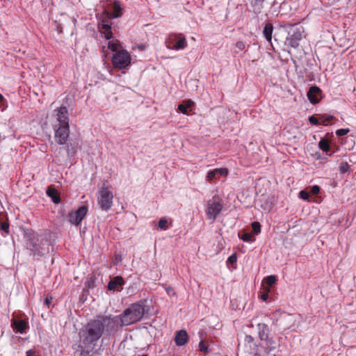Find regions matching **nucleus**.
<instances>
[{
	"label": "nucleus",
	"mask_w": 356,
	"mask_h": 356,
	"mask_svg": "<svg viewBox=\"0 0 356 356\" xmlns=\"http://www.w3.org/2000/svg\"><path fill=\"white\" fill-rule=\"evenodd\" d=\"M117 332V323L111 319V316L99 315L90 320L80 330L79 332L80 348L75 352V355L87 356L97 346V343L103 336L113 335Z\"/></svg>",
	"instance_id": "nucleus-1"
},
{
	"label": "nucleus",
	"mask_w": 356,
	"mask_h": 356,
	"mask_svg": "<svg viewBox=\"0 0 356 356\" xmlns=\"http://www.w3.org/2000/svg\"><path fill=\"white\" fill-rule=\"evenodd\" d=\"M145 313V305L142 302H135L118 316H111L117 323V332L123 326H127L140 321Z\"/></svg>",
	"instance_id": "nucleus-2"
},
{
	"label": "nucleus",
	"mask_w": 356,
	"mask_h": 356,
	"mask_svg": "<svg viewBox=\"0 0 356 356\" xmlns=\"http://www.w3.org/2000/svg\"><path fill=\"white\" fill-rule=\"evenodd\" d=\"M26 248L33 257H41L49 251V243L44 234L30 232L27 234Z\"/></svg>",
	"instance_id": "nucleus-3"
},
{
	"label": "nucleus",
	"mask_w": 356,
	"mask_h": 356,
	"mask_svg": "<svg viewBox=\"0 0 356 356\" xmlns=\"http://www.w3.org/2000/svg\"><path fill=\"white\" fill-rule=\"evenodd\" d=\"M97 202L102 210L108 211L113 202V194L108 180H104L101 186H98Z\"/></svg>",
	"instance_id": "nucleus-4"
},
{
	"label": "nucleus",
	"mask_w": 356,
	"mask_h": 356,
	"mask_svg": "<svg viewBox=\"0 0 356 356\" xmlns=\"http://www.w3.org/2000/svg\"><path fill=\"white\" fill-rule=\"evenodd\" d=\"M54 130L55 132L54 138L56 142L59 145H67V154H72L76 152V148L72 147L70 148L67 144L70 136V126L69 125H54Z\"/></svg>",
	"instance_id": "nucleus-5"
},
{
	"label": "nucleus",
	"mask_w": 356,
	"mask_h": 356,
	"mask_svg": "<svg viewBox=\"0 0 356 356\" xmlns=\"http://www.w3.org/2000/svg\"><path fill=\"white\" fill-rule=\"evenodd\" d=\"M304 28L301 26L291 25L288 30V36L286 38L285 46L297 48L300 41L303 38Z\"/></svg>",
	"instance_id": "nucleus-6"
},
{
	"label": "nucleus",
	"mask_w": 356,
	"mask_h": 356,
	"mask_svg": "<svg viewBox=\"0 0 356 356\" xmlns=\"http://www.w3.org/2000/svg\"><path fill=\"white\" fill-rule=\"evenodd\" d=\"M222 209L221 200L216 196L208 200L205 212L209 220H214L217 218Z\"/></svg>",
	"instance_id": "nucleus-7"
},
{
	"label": "nucleus",
	"mask_w": 356,
	"mask_h": 356,
	"mask_svg": "<svg viewBox=\"0 0 356 356\" xmlns=\"http://www.w3.org/2000/svg\"><path fill=\"white\" fill-rule=\"evenodd\" d=\"M112 63L115 67L124 69L131 63V57L127 51L122 49L116 51L112 58Z\"/></svg>",
	"instance_id": "nucleus-8"
},
{
	"label": "nucleus",
	"mask_w": 356,
	"mask_h": 356,
	"mask_svg": "<svg viewBox=\"0 0 356 356\" xmlns=\"http://www.w3.org/2000/svg\"><path fill=\"white\" fill-rule=\"evenodd\" d=\"M88 212V208L86 206L80 207L76 211L69 213L67 215L68 221L74 225H79Z\"/></svg>",
	"instance_id": "nucleus-9"
},
{
	"label": "nucleus",
	"mask_w": 356,
	"mask_h": 356,
	"mask_svg": "<svg viewBox=\"0 0 356 356\" xmlns=\"http://www.w3.org/2000/svg\"><path fill=\"white\" fill-rule=\"evenodd\" d=\"M56 123L54 125H69L68 111L66 106H60L54 111Z\"/></svg>",
	"instance_id": "nucleus-10"
},
{
	"label": "nucleus",
	"mask_w": 356,
	"mask_h": 356,
	"mask_svg": "<svg viewBox=\"0 0 356 356\" xmlns=\"http://www.w3.org/2000/svg\"><path fill=\"white\" fill-rule=\"evenodd\" d=\"M170 40H177L173 46L167 44L166 47L169 49L180 50L184 49L187 47V42L185 36L181 33H173L170 36Z\"/></svg>",
	"instance_id": "nucleus-11"
},
{
	"label": "nucleus",
	"mask_w": 356,
	"mask_h": 356,
	"mask_svg": "<svg viewBox=\"0 0 356 356\" xmlns=\"http://www.w3.org/2000/svg\"><path fill=\"white\" fill-rule=\"evenodd\" d=\"M11 327L16 333L23 334L29 329V325L28 321L19 318H13L11 320Z\"/></svg>",
	"instance_id": "nucleus-12"
},
{
	"label": "nucleus",
	"mask_w": 356,
	"mask_h": 356,
	"mask_svg": "<svg viewBox=\"0 0 356 356\" xmlns=\"http://www.w3.org/2000/svg\"><path fill=\"white\" fill-rule=\"evenodd\" d=\"M124 284V281L121 276H115L111 279L108 283V289L110 291H120L122 286Z\"/></svg>",
	"instance_id": "nucleus-13"
},
{
	"label": "nucleus",
	"mask_w": 356,
	"mask_h": 356,
	"mask_svg": "<svg viewBox=\"0 0 356 356\" xmlns=\"http://www.w3.org/2000/svg\"><path fill=\"white\" fill-rule=\"evenodd\" d=\"M257 327L259 339L261 341L268 340L270 335L268 325L266 323H258Z\"/></svg>",
	"instance_id": "nucleus-14"
},
{
	"label": "nucleus",
	"mask_w": 356,
	"mask_h": 356,
	"mask_svg": "<svg viewBox=\"0 0 356 356\" xmlns=\"http://www.w3.org/2000/svg\"><path fill=\"white\" fill-rule=\"evenodd\" d=\"M228 170L226 168H216L213 170H209L207 175L208 181H213L220 177H225L227 175Z\"/></svg>",
	"instance_id": "nucleus-15"
},
{
	"label": "nucleus",
	"mask_w": 356,
	"mask_h": 356,
	"mask_svg": "<svg viewBox=\"0 0 356 356\" xmlns=\"http://www.w3.org/2000/svg\"><path fill=\"white\" fill-rule=\"evenodd\" d=\"M321 93V89L317 86H312L307 94L308 99L312 104H316L320 100V95Z\"/></svg>",
	"instance_id": "nucleus-16"
},
{
	"label": "nucleus",
	"mask_w": 356,
	"mask_h": 356,
	"mask_svg": "<svg viewBox=\"0 0 356 356\" xmlns=\"http://www.w3.org/2000/svg\"><path fill=\"white\" fill-rule=\"evenodd\" d=\"M100 33L104 35L106 40H110L113 37L111 31V26L108 24L106 20H102V23L99 25Z\"/></svg>",
	"instance_id": "nucleus-17"
},
{
	"label": "nucleus",
	"mask_w": 356,
	"mask_h": 356,
	"mask_svg": "<svg viewBox=\"0 0 356 356\" xmlns=\"http://www.w3.org/2000/svg\"><path fill=\"white\" fill-rule=\"evenodd\" d=\"M188 341V336L185 330H179L176 333L175 341L177 346H182Z\"/></svg>",
	"instance_id": "nucleus-18"
},
{
	"label": "nucleus",
	"mask_w": 356,
	"mask_h": 356,
	"mask_svg": "<svg viewBox=\"0 0 356 356\" xmlns=\"http://www.w3.org/2000/svg\"><path fill=\"white\" fill-rule=\"evenodd\" d=\"M113 12L107 13V17L109 19H115L122 15V8L118 1H115L113 6Z\"/></svg>",
	"instance_id": "nucleus-19"
},
{
	"label": "nucleus",
	"mask_w": 356,
	"mask_h": 356,
	"mask_svg": "<svg viewBox=\"0 0 356 356\" xmlns=\"http://www.w3.org/2000/svg\"><path fill=\"white\" fill-rule=\"evenodd\" d=\"M273 24L268 22L266 24L264 30L263 35L266 40L272 44V35L273 31Z\"/></svg>",
	"instance_id": "nucleus-20"
},
{
	"label": "nucleus",
	"mask_w": 356,
	"mask_h": 356,
	"mask_svg": "<svg viewBox=\"0 0 356 356\" xmlns=\"http://www.w3.org/2000/svg\"><path fill=\"white\" fill-rule=\"evenodd\" d=\"M47 195L51 198L54 203L58 204L60 202V195L55 188L49 187L47 190Z\"/></svg>",
	"instance_id": "nucleus-21"
},
{
	"label": "nucleus",
	"mask_w": 356,
	"mask_h": 356,
	"mask_svg": "<svg viewBox=\"0 0 356 356\" xmlns=\"http://www.w3.org/2000/svg\"><path fill=\"white\" fill-rule=\"evenodd\" d=\"M193 104V102L190 99L184 101L181 104H179L178 109L183 114L188 115V109L190 108Z\"/></svg>",
	"instance_id": "nucleus-22"
},
{
	"label": "nucleus",
	"mask_w": 356,
	"mask_h": 356,
	"mask_svg": "<svg viewBox=\"0 0 356 356\" xmlns=\"http://www.w3.org/2000/svg\"><path fill=\"white\" fill-rule=\"evenodd\" d=\"M265 0H250L251 6L254 8V13H260L262 4Z\"/></svg>",
	"instance_id": "nucleus-23"
},
{
	"label": "nucleus",
	"mask_w": 356,
	"mask_h": 356,
	"mask_svg": "<svg viewBox=\"0 0 356 356\" xmlns=\"http://www.w3.org/2000/svg\"><path fill=\"white\" fill-rule=\"evenodd\" d=\"M264 341H266V344L267 346V347L266 348V352L268 354L276 348L275 342L273 340V337H270L268 340H264Z\"/></svg>",
	"instance_id": "nucleus-24"
},
{
	"label": "nucleus",
	"mask_w": 356,
	"mask_h": 356,
	"mask_svg": "<svg viewBox=\"0 0 356 356\" xmlns=\"http://www.w3.org/2000/svg\"><path fill=\"white\" fill-rule=\"evenodd\" d=\"M318 147L323 152H327L330 150V143L327 140L323 138L318 143Z\"/></svg>",
	"instance_id": "nucleus-25"
},
{
	"label": "nucleus",
	"mask_w": 356,
	"mask_h": 356,
	"mask_svg": "<svg viewBox=\"0 0 356 356\" xmlns=\"http://www.w3.org/2000/svg\"><path fill=\"white\" fill-rule=\"evenodd\" d=\"M239 238L243 241L248 243L252 242L255 240L253 238V235L248 232L243 233L242 235H239Z\"/></svg>",
	"instance_id": "nucleus-26"
},
{
	"label": "nucleus",
	"mask_w": 356,
	"mask_h": 356,
	"mask_svg": "<svg viewBox=\"0 0 356 356\" xmlns=\"http://www.w3.org/2000/svg\"><path fill=\"white\" fill-rule=\"evenodd\" d=\"M119 45L120 42L118 40H111L108 42V47L112 51H116Z\"/></svg>",
	"instance_id": "nucleus-27"
},
{
	"label": "nucleus",
	"mask_w": 356,
	"mask_h": 356,
	"mask_svg": "<svg viewBox=\"0 0 356 356\" xmlns=\"http://www.w3.org/2000/svg\"><path fill=\"white\" fill-rule=\"evenodd\" d=\"M254 234H258L261 232V225L259 222L254 221L251 224Z\"/></svg>",
	"instance_id": "nucleus-28"
},
{
	"label": "nucleus",
	"mask_w": 356,
	"mask_h": 356,
	"mask_svg": "<svg viewBox=\"0 0 356 356\" xmlns=\"http://www.w3.org/2000/svg\"><path fill=\"white\" fill-rule=\"evenodd\" d=\"M168 221L165 218H162L160 219V220L158 222V227L163 230H167L168 229Z\"/></svg>",
	"instance_id": "nucleus-29"
},
{
	"label": "nucleus",
	"mask_w": 356,
	"mask_h": 356,
	"mask_svg": "<svg viewBox=\"0 0 356 356\" xmlns=\"http://www.w3.org/2000/svg\"><path fill=\"white\" fill-rule=\"evenodd\" d=\"M350 168V165L347 162H342L339 165V171L341 173L346 172Z\"/></svg>",
	"instance_id": "nucleus-30"
},
{
	"label": "nucleus",
	"mask_w": 356,
	"mask_h": 356,
	"mask_svg": "<svg viewBox=\"0 0 356 356\" xmlns=\"http://www.w3.org/2000/svg\"><path fill=\"white\" fill-rule=\"evenodd\" d=\"M0 230L3 231L5 234L9 232V224L6 222H2L0 223Z\"/></svg>",
	"instance_id": "nucleus-31"
},
{
	"label": "nucleus",
	"mask_w": 356,
	"mask_h": 356,
	"mask_svg": "<svg viewBox=\"0 0 356 356\" xmlns=\"http://www.w3.org/2000/svg\"><path fill=\"white\" fill-rule=\"evenodd\" d=\"M266 284L270 286L275 283V282L277 280V277L275 275H269L266 277Z\"/></svg>",
	"instance_id": "nucleus-32"
},
{
	"label": "nucleus",
	"mask_w": 356,
	"mask_h": 356,
	"mask_svg": "<svg viewBox=\"0 0 356 356\" xmlns=\"http://www.w3.org/2000/svg\"><path fill=\"white\" fill-rule=\"evenodd\" d=\"M350 131L349 129H339L337 130L336 134L337 136H343L347 134Z\"/></svg>",
	"instance_id": "nucleus-33"
},
{
	"label": "nucleus",
	"mask_w": 356,
	"mask_h": 356,
	"mask_svg": "<svg viewBox=\"0 0 356 356\" xmlns=\"http://www.w3.org/2000/svg\"><path fill=\"white\" fill-rule=\"evenodd\" d=\"M237 261V257H236V254H232V255H230L227 260V263L228 264H234Z\"/></svg>",
	"instance_id": "nucleus-34"
},
{
	"label": "nucleus",
	"mask_w": 356,
	"mask_h": 356,
	"mask_svg": "<svg viewBox=\"0 0 356 356\" xmlns=\"http://www.w3.org/2000/svg\"><path fill=\"white\" fill-rule=\"evenodd\" d=\"M199 349L200 351L204 352V353L208 352V347L203 341H201L199 343Z\"/></svg>",
	"instance_id": "nucleus-35"
},
{
	"label": "nucleus",
	"mask_w": 356,
	"mask_h": 356,
	"mask_svg": "<svg viewBox=\"0 0 356 356\" xmlns=\"http://www.w3.org/2000/svg\"><path fill=\"white\" fill-rule=\"evenodd\" d=\"M333 116L330 115H323L321 116V118L323 122H331L333 120Z\"/></svg>",
	"instance_id": "nucleus-36"
},
{
	"label": "nucleus",
	"mask_w": 356,
	"mask_h": 356,
	"mask_svg": "<svg viewBox=\"0 0 356 356\" xmlns=\"http://www.w3.org/2000/svg\"><path fill=\"white\" fill-rule=\"evenodd\" d=\"M299 196L302 200H308V198H309V193L305 191H301L299 193Z\"/></svg>",
	"instance_id": "nucleus-37"
},
{
	"label": "nucleus",
	"mask_w": 356,
	"mask_h": 356,
	"mask_svg": "<svg viewBox=\"0 0 356 356\" xmlns=\"http://www.w3.org/2000/svg\"><path fill=\"white\" fill-rule=\"evenodd\" d=\"M309 121L312 124L318 125L319 124L318 120L314 115L309 118Z\"/></svg>",
	"instance_id": "nucleus-38"
},
{
	"label": "nucleus",
	"mask_w": 356,
	"mask_h": 356,
	"mask_svg": "<svg viewBox=\"0 0 356 356\" xmlns=\"http://www.w3.org/2000/svg\"><path fill=\"white\" fill-rule=\"evenodd\" d=\"M312 193L316 195L320 192V187L317 185L312 186L311 188Z\"/></svg>",
	"instance_id": "nucleus-39"
},
{
	"label": "nucleus",
	"mask_w": 356,
	"mask_h": 356,
	"mask_svg": "<svg viewBox=\"0 0 356 356\" xmlns=\"http://www.w3.org/2000/svg\"><path fill=\"white\" fill-rule=\"evenodd\" d=\"M165 291L169 296H174L175 295L173 289L170 286L166 287Z\"/></svg>",
	"instance_id": "nucleus-40"
},
{
	"label": "nucleus",
	"mask_w": 356,
	"mask_h": 356,
	"mask_svg": "<svg viewBox=\"0 0 356 356\" xmlns=\"http://www.w3.org/2000/svg\"><path fill=\"white\" fill-rule=\"evenodd\" d=\"M254 341V338L251 335H246L245 337V342L249 344L252 343Z\"/></svg>",
	"instance_id": "nucleus-41"
},
{
	"label": "nucleus",
	"mask_w": 356,
	"mask_h": 356,
	"mask_svg": "<svg viewBox=\"0 0 356 356\" xmlns=\"http://www.w3.org/2000/svg\"><path fill=\"white\" fill-rule=\"evenodd\" d=\"M171 35H172V34H170L169 35L168 40H166V42H165L166 45L170 44V46H173L175 44V43L177 42V40H170Z\"/></svg>",
	"instance_id": "nucleus-42"
},
{
	"label": "nucleus",
	"mask_w": 356,
	"mask_h": 356,
	"mask_svg": "<svg viewBox=\"0 0 356 356\" xmlns=\"http://www.w3.org/2000/svg\"><path fill=\"white\" fill-rule=\"evenodd\" d=\"M236 47H237L238 49H240V50H243V49H244V48H245V44H244V42H241V41H240V42H236Z\"/></svg>",
	"instance_id": "nucleus-43"
},
{
	"label": "nucleus",
	"mask_w": 356,
	"mask_h": 356,
	"mask_svg": "<svg viewBox=\"0 0 356 356\" xmlns=\"http://www.w3.org/2000/svg\"><path fill=\"white\" fill-rule=\"evenodd\" d=\"M292 316L290 315V314H285L284 316L282 317L281 320H289V321H291L292 320Z\"/></svg>",
	"instance_id": "nucleus-44"
},
{
	"label": "nucleus",
	"mask_w": 356,
	"mask_h": 356,
	"mask_svg": "<svg viewBox=\"0 0 356 356\" xmlns=\"http://www.w3.org/2000/svg\"><path fill=\"white\" fill-rule=\"evenodd\" d=\"M261 298L262 300L264 301H266L267 300V299L268 298V293H264L261 296Z\"/></svg>",
	"instance_id": "nucleus-45"
},
{
	"label": "nucleus",
	"mask_w": 356,
	"mask_h": 356,
	"mask_svg": "<svg viewBox=\"0 0 356 356\" xmlns=\"http://www.w3.org/2000/svg\"><path fill=\"white\" fill-rule=\"evenodd\" d=\"M44 302L47 305H49L50 303H51V299H49L48 298H47L44 300Z\"/></svg>",
	"instance_id": "nucleus-46"
},
{
	"label": "nucleus",
	"mask_w": 356,
	"mask_h": 356,
	"mask_svg": "<svg viewBox=\"0 0 356 356\" xmlns=\"http://www.w3.org/2000/svg\"><path fill=\"white\" fill-rule=\"evenodd\" d=\"M4 99V97H3V95L1 94H0V102H3Z\"/></svg>",
	"instance_id": "nucleus-47"
},
{
	"label": "nucleus",
	"mask_w": 356,
	"mask_h": 356,
	"mask_svg": "<svg viewBox=\"0 0 356 356\" xmlns=\"http://www.w3.org/2000/svg\"><path fill=\"white\" fill-rule=\"evenodd\" d=\"M142 356H147V355H142Z\"/></svg>",
	"instance_id": "nucleus-48"
}]
</instances>
